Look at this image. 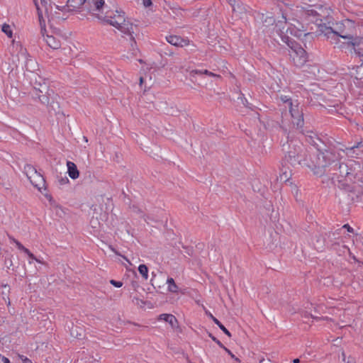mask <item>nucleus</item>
Listing matches in <instances>:
<instances>
[{
    "label": "nucleus",
    "mask_w": 363,
    "mask_h": 363,
    "mask_svg": "<svg viewBox=\"0 0 363 363\" xmlns=\"http://www.w3.org/2000/svg\"><path fill=\"white\" fill-rule=\"evenodd\" d=\"M309 138H310V140H308V142L310 143L313 144V145H316V146L318 145V143H316V141L315 140V139L317 140H319V139L318 138H316L315 136L313 137V136H311V135H310Z\"/></svg>",
    "instance_id": "4c0bfd02"
},
{
    "label": "nucleus",
    "mask_w": 363,
    "mask_h": 363,
    "mask_svg": "<svg viewBox=\"0 0 363 363\" xmlns=\"http://www.w3.org/2000/svg\"><path fill=\"white\" fill-rule=\"evenodd\" d=\"M104 5V0H86L84 10L88 12L100 11Z\"/></svg>",
    "instance_id": "9b49d317"
},
{
    "label": "nucleus",
    "mask_w": 363,
    "mask_h": 363,
    "mask_svg": "<svg viewBox=\"0 0 363 363\" xmlns=\"http://www.w3.org/2000/svg\"><path fill=\"white\" fill-rule=\"evenodd\" d=\"M60 182L62 184H67L69 182V179L67 177H65V179H62Z\"/></svg>",
    "instance_id": "5fc2aeb1"
},
{
    "label": "nucleus",
    "mask_w": 363,
    "mask_h": 363,
    "mask_svg": "<svg viewBox=\"0 0 363 363\" xmlns=\"http://www.w3.org/2000/svg\"><path fill=\"white\" fill-rule=\"evenodd\" d=\"M320 30L328 39L335 40L337 37H340L343 39L354 40L356 35L354 23L349 19L333 23V26L320 24Z\"/></svg>",
    "instance_id": "f03ea898"
},
{
    "label": "nucleus",
    "mask_w": 363,
    "mask_h": 363,
    "mask_svg": "<svg viewBox=\"0 0 363 363\" xmlns=\"http://www.w3.org/2000/svg\"><path fill=\"white\" fill-rule=\"evenodd\" d=\"M363 145L362 142L357 143L356 145L350 147H347V150L352 151L354 148H360Z\"/></svg>",
    "instance_id": "58836bf2"
},
{
    "label": "nucleus",
    "mask_w": 363,
    "mask_h": 363,
    "mask_svg": "<svg viewBox=\"0 0 363 363\" xmlns=\"http://www.w3.org/2000/svg\"><path fill=\"white\" fill-rule=\"evenodd\" d=\"M96 17L99 20L116 27L124 34L131 36L134 33L133 23L125 21L124 13L122 11H116L115 13L107 11L104 16L97 14Z\"/></svg>",
    "instance_id": "39448f33"
},
{
    "label": "nucleus",
    "mask_w": 363,
    "mask_h": 363,
    "mask_svg": "<svg viewBox=\"0 0 363 363\" xmlns=\"http://www.w3.org/2000/svg\"><path fill=\"white\" fill-rule=\"evenodd\" d=\"M274 23H275V19L274 18L273 16H267L263 20V23L264 24L265 26H269L271 25L273 26Z\"/></svg>",
    "instance_id": "cd10ccee"
},
{
    "label": "nucleus",
    "mask_w": 363,
    "mask_h": 363,
    "mask_svg": "<svg viewBox=\"0 0 363 363\" xmlns=\"http://www.w3.org/2000/svg\"><path fill=\"white\" fill-rule=\"evenodd\" d=\"M33 182H34L35 184H40V182H38V179H35V177L34 176H33Z\"/></svg>",
    "instance_id": "4d7b16f0"
},
{
    "label": "nucleus",
    "mask_w": 363,
    "mask_h": 363,
    "mask_svg": "<svg viewBox=\"0 0 363 363\" xmlns=\"http://www.w3.org/2000/svg\"><path fill=\"white\" fill-rule=\"evenodd\" d=\"M83 138H84V141H85L86 143H87V142H88V139H87V138H86V136H84V137H83Z\"/></svg>",
    "instance_id": "0e129e2a"
},
{
    "label": "nucleus",
    "mask_w": 363,
    "mask_h": 363,
    "mask_svg": "<svg viewBox=\"0 0 363 363\" xmlns=\"http://www.w3.org/2000/svg\"><path fill=\"white\" fill-rule=\"evenodd\" d=\"M228 354L232 357L235 358V355L227 348L224 346V347H222Z\"/></svg>",
    "instance_id": "c03bdc74"
},
{
    "label": "nucleus",
    "mask_w": 363,
    "mask_h": 363,
    "mask_svg": "<svg viewBox=\"0 0 363 363\" xmlns=\"http://www.w3.org/2000/svg\"><path fill=\"white\" fill-rule=\"evenodd\" d=\"M349 44H351L352 45V49L356 55H357L358 56H363V52L360 50V49H356V42L351 41L350 43H349Z\"/></svg>",
    "instance_id": "7c9ffc66"
},
{
    "label": "nucleus",
    "mask_w": 363,
    "mask_h": 363,
    "mask_svg": "<svg viewBox=\"0 0 363 363\" xmlns=\"http://www.w3.org/2000/svg\"><path fill=\"white\" fill-rule=\"evenodd\" d=\"M2 286H3V288L4 289V291H2L1 294H2V295L4 296V299H6V298H5V296L8 295V294L9 293V291H10V288H9V286L8 285H6V284L3 285Z\"/></svg>",
    "instance_id": "473e14b6"
},
{
    "label": "nucleus",
    "mask_w": 363,
    "mask_h": 363,
    "mask_svg": "<svg viewBox=\"0 0 363 363\" xmlns=\"http://www.w3.org/2000/svg\"><path fill=\"white\" fill-rule=\"evenodd\" d=\"M82 332V329L79 328L77 326H72L70 330L71 335L77 338H81L83 336Z\"/></svg>",
    "instance_id": "5701e85b"
},
{
    "label": "nucleus",
    "mask_w": 363,
    "mask_h": 363,
    "mask_svg": "<svg viewBox=\"0 0 363 363\" xmlns=\"http://www.w3.org/2000/svg\"><path fill=\"white\" fill-rule=\"evenodd\" d=\"M360 168V164L353 160H347L346 162L335 164L331 168L333 171H338L339 176L345 178L346 181L354 183L356 179V171Z\"/></svg>",
    "instance_id": "423d86ee"
},
{
    "label": "nucleus",
    "mask_w": 363,
    "mask_h": 363,
    "mask_svg": "<svg viewBox=\"0 0 363 363\" xmlns=\"http://www.w3.org/2000/svg\"><path fill=\"white\" fill-rule=\"evenodd\" d=\"M167 41L172 45L183 47L188 45V41L177 35H169L166 37Z\"/></svg>",
    "instance_id": "ddd939ff"
},
{
    "label": "nucleus",
    "mask_w": 363,
    "mask_h": 363,
    "mask_svg": "<svg viewBox=\"0 0 363 363\" xmlns=\"http://www.w3.org/2000/svg\"><path fill=\"white\" fill-rule=\"evenodd\" d=\"M13 241L16 243L17 247L21 250H23V248L25 247L21 243H20L18 240H15V239H13Z\"/></svg>",
    "instance_id": "ea45409f"
},
{
    "label": "nucleus",
    "mask_w": 363,
    "mask_h": 363,
    "mask_svg": "<svg viewBox=\"0 0 363 363\" xmlns=\"http://www.w3.org/2000/svg\"><path fill=\"white\" fill-rule=\"evenodd\" d=\"M67 173L70 178L76 179L79 176V172L77 169V165L70 161L67 162Z\"/></svg>",
    "instance_id": "4468645a"
},
{
    "label": "nucleus",
    "mask_w": 363,
    "mask_h": 363,
    "mask_svg": "<svg viewBox=\"0 0 363 363\" xmlns=\"http://www.w3.org/2000/svg\"><path fill=\"white\" fill-rule=\"evenodd\" d=\"M4 264L8 269H10L13 266V262L11 258L6 259Z\"/></svg>",
    "instance_id": "e433bc0d"
},
{
    "label": "nucleus",
    "mask_w": 363,
    "mask_h": 363,
    "mask_svg": "<svg viewBox=\"0 0 363 363\" xmlns=\"http://www.w3.org/2000/svg\"><path fill=\"white\" fill-rule=\"evenodd\" d=\"M306 14L307 16H313V17H318V16H320V15L319 14V13H318L317 11H315V9H307V10L306 11ZM318 20H320V21H322V19H321V18H315V21H318Z\"/></svg>",
    "instance_id": "bb28decb"
},
{
    "label": "nucleus",
    "mask_w": 363,
    "mask_h": 363,
    "mask_svg": "<svg viewBox=\"0 0 363 363\" xmlns=\"http://www.w3.org/2000/svg\"><path fill=\"white\" fill-rule=\"evenodd\" d=\"M206 313L225 335H227L228 337H231V333L216 318H215L211 313Z\"/></svg>",
    "instance_id": "a211bd4d"
},
{
    "label": "nucleus",
    "mask_w": 363,
    "mask_h": 363,
    "mask_svg": "<svg viewBox=\"0 0 363 363\" xmlns=\"http://www.w3.org/2000/svg\"><path fill=\"white\" fill-rule=\"evenodd\" d=\"M56 213H58V210L60 209L59 206H55Z\"/></svg>",
    "instance_id": "680f3d73"
},
{
    "label": "nucleus",
    "mask_w": 363,
    "mask_h": 363,
    "mask_svg": "<svg viewBox=\"0 0 363 363\" xmlns=\"http://www.w3.org/2000/svg\"><path fill=\"white\" fill-rule=\"evenodd\" d=\"M54 94V91L52 89L50 88L48 89L45 92L42 91L40 92L38 91H34L31 92L32 98L35 100L38 99V101L48 106H50L55 111V108L51 104H50V99L52 97V95Z\"/></svg>",
    "instance_id": "9d476101"
},
{
    "label": "nucleus",
    "mask_w": 363,
    "mask_h": 363,
    "mask_svg": "<svg viewBox=\"0 0 363 363\" xmlns=\"http://www.w3.org/2000/svg\"><path fill=\"white\" fill-rule=\"evenodd\" d=\"M341 357H342V360L344 362H346L347 357H346V354H345V352L343 350L341 352Z\"/></svg>",
    "instance_id": "603ef678"
},
{
    "label": "nucleus",
    "mask_w": 363,
    "mask_h": 363,
    "mask_svg": "<svg viewBox=\"0 0 363 363\" xmlns=\"http://www.w3.org/2000/svg\"><path fill=\"white\" fill-rule=\"evenodd\" d=\"M108 247H109V248H110L113 252H114L116 255H120L118 254V252H117L114 248H113L111 245H109V246H108Z\"/></svg>",
    "instance_id": "13d9d810"
},
{
    "label": "nucleus",
    "mask_w": 363,
    "mask_h": 363,
    "mask_svg": "<svg viewBox=\"0 0 363 363\" xmlns=\"http://www.w3.org/2000/svg\"><path fill=\"white\" fill-rule=\"evenodd\" d=\"M133 302L137 305H139V302H141L142 303H143V302L141 300H140L138 298H136V297H134L133 298Z\"/></svg>",
    "instance_id": "8fccbe9b"
},
{
    "label": "nucleus",
    "mask_w": 363,
    "mask_h": 363,
    "mask_svg": "<svg viewBox=\"0 0 363 363\" xmlns=\"http://www.w3.org/2000/svg\"><path fill=\"white\" fill-rule=\"evenodd\" d=\"M22 251H23L27 255H28L30 252V250L26 248V247H24Z\"/></svg>",
    "instance_id": "bf43d9fd"
},
{
    "label": "nucleus",
    "mask_w": 363,
    "mask_h": 363,
    "mask_svg": "<svg viewBox=\"0 0 363 363\" xmlns=\"http://www.w3.org/2000/svg\"><path fill=\"white\" fill-rule=\"evenodd\" d=\"M281 100L284 102L288 104V106L290 104V102H293L292 100L289 98L287 96H281Z\"/></svg>",
    "instance_id": "72a5a7b5"
},
{
    "label": "nucleus",
    "mask_w": 363,
    "mask_h": 363,
    "mask_svg": "<svg viewBox=\"0 0 363 363\" xmlns=\"http://www.w3.org/2000/svg\"><path fill=\"white\" fill-rule=\"evenodd\" d=\"M338 182H339L340 188L343 189L348 191H351L352 190L353 187L351 186L352 183L348 181H346L345 179V180L340 179L338 181Z\"/></svg>",
    "instance_id": "4be33fe9"
},
{
    "label": "nucleus",
    "mask_w": 363,
    "mask_h": 363,
    "mask_svg": "<svg viewBox=\"0 0 363 363\" xmlns=\"http://www.w3.org/2000/svg\"><path fill=\"white\" fill-rule=\"evenodd\" d=\"M234 359H235V361H236V362H240V359H239L238 358L235 357V358H234Z\"/></svg>",
    "instance_id": "338daca9"
},
{
    "label": "nucleus",
    "mask_w": 363,
    "mask_h": 363,
    "mask_svg": "<svg viewBox=\"0 0 363 363\" xmlns=\"http://www.w3.org/2000/svg\"><path fill=\"white\" fill-rule=\"evenodd\" d=\"M238 9L240 10V12H241L244 9V8L240 6H238Z\"/></svg>",
    "instance_id": "69168bd1"
},
{
    "label": "nucleus",
    "mask_w": 363,
    "mask_h": 363,
    "mask_svg": "<svg viewBox=\"0 0 363 363\" xmlns=\"http://www.w3.org/2000/svg\"><path fill=\"white\" fill-rule=\"evenodd\" d=\"M34 1L38 10L39 21L40 24V33L43 38V40L51 48L58 49L61 45L60 41L56 39L54 36L46 34L45 24L44 23V20H43V10L44 9L39 5L36 0H34Z\"/></svg>",
    "instance_id": "6e6552de"
},
{
    "label": "nucleus",
    "mask_w": 363,
    "mask_h": 363,
    "mask_svg": "<svg viewBox=\"0 0 363 363\" xmlns=\"http://www.w3.org/2000/svg\"><path fill=\"white\" fill-rule=\"evenodd\" d=\"M28 255L32 259H34V260H35L36 262H38L39 263H43L40 259H37L32 252H30Z\"/></svg>",
    "instance_id": "79ce46f5"
},
{
    "label": "nucleus",
    "mask_w": 363,
    "mask_h": 363,
    "mask_svg": "<svg viewBox=\"0 0 363 363\" xmlns=\"http://www.w3.org/2000/svg\"><path fill=\"white\" fill-rule=\"evenodd\" d=\"M159 319L167 322L172 326V328L177 327V320L172 314H161L159 317Z\"/></svg>",
    "instance_id": "2eb2a0df"
},
{
    "label": "nucleus",
    "mask_w": 363,
    "mask_h": 363,
    "mask_svg": "<svg viewBox=\"0 0 363 363\" xmlns=\"http://www.w3.org/2000/svg\"><path fill=\"white\" fill-rule=\"evenodd\" d=\"M229 1L230 2V4L232 6L233 11H236V9H235L236 1L235 0H233H233H229Z\"/></svg>",
    "instance_id": "de8ad7c7"
},
{
    "label": "nucleus",
    "mask_w": 363,
    "mask_h": 363,
    "mask_svg": "<svg viewBox=\"0 0 363 363\" xmlns=\"http://www.w3.org/2000/svg\"><path fill=\"white\" fill-rule=\"evenodd\" d=\"M143 83V78L140 77V84L141 85Z\"/></svg>",
    "instance_id": "e2e57ef3"
},
{
    "label": "nucleus",
    "mask_w": 363,
    "mask_h": 363,
    "mask_svg": "<svg viewBox=\"0 0 363 363\" xmlns=\"http://www.w3.org/2000/svg\"><path fill=\"white\" fill-rule=\"evenodd\" d=\"M170 9L172 10L173 13H175V14L177 13V11H181L180 8L170 7Z\"/></svg>",
    "instance_id": "864d4df0"
},
{
    "label": "nucleus",
    "mask_w": 363,
    "mask_h": 363,
    "mask_svg": "<svg viewBox=\"0 0 363 363\" xmlns=\"http://www.w3.org/2000/svg\"><path fill=\"white\" fill-rule=\"evenodd\" d=\"M282 20H279L276 23L274 28L277 34L279 35L281 40L288 45L291 49L289 54L294 64L296 67H302L307 62V53L306 50L295 43V42L288 36V33L292 34L293 30L289 27L286 17L282 15Z\"/></svg>",
    "instance_id": "f257e3e1"
},
{
    "label": "nucleus",
    "mask_w": 363,
    "mask_h": 363,
    "mask_svg": "<svg viewBox=\"0 0 363 363\" xmlns=\"http://www.w3.org/2000/svg\"><path fill=\"white\" fill-rule=\"evenodd\" d=\"M130 38H131V40L133 41V43L131 44L132 50H133V55H136L135 52L137 51V48H135V44H136V43L135 41V38H134V37L133 35H131Z\"/></svg>",
    "instance_id": "c9c22d12"
},
{
    "label": "nucleus",
    "mask_w": 363,
    "mask_h": 363,
    "mask_svg": "<svg viewBox=\"0 0 363 363\" xmlns=\"http://www.w3.org/2000/svg\"><path fill=\"white\" fill-rule=\"evenodd\" d=\"M303 114L301 115L300 117L295 116L292 117V124L293 127L296 129L301 128L303 125Z\"/></svg>",
    "instance_id": "6ab92c4d"
},
{
    "label": "nucleus",
    "mask_w": 363,
    "mask_h": 363,
    "mask_svg": "<svg viewBox=\"0 0 363 363\" xmlns=\"http://www.w3.org/2000/svg\"><path fill=\"white\" fill-rule=\"evenodd\" d=\"M342 228L347 229V230L350 233H353V228H351L348 224L344 225Z\"/></svg>",
    "instance_id": "37998d69"
},
{
    "label": "nucleus",
    "mask_w": 363,
    "mask_h": 363,
    "mask_svg": "<svg viewBox=\"0 0 363 363\" xmlns=\"http://www.w3.org/2000/svg\"><path fill=\"white\" fill-rule=\"evenodd\" d=\"M167 283L168 284V290L170 292L176 293L178 290V286L174 282V280L172 278H168Z\"/></svg>",
    "instance_id": "b1692460"
},
{
    "label": "nucleus",
    "mask_w": 363,
    "mask_h": 363,
    "mask_svg": "<svg viewBox=\"0 0 363 363\" xmlns=\"http://www.w3.org/2000/svg\"><path fill=\"white\" fill-rule=\"evenodd\" d=\"M24 171L34 186L40 189L41 185L44 186L45 180L43 176L40 173H38L37 170L32 165H26Z\"/></svg>",
    "instance_id": "1a4fd4ad"
},
{
    "label": "nucleus",
    "mask_w": 363,
    "mask_h": 363,
    "mask_svg": "<svg viewBox=\"0 0 363 363\" xmlns=\"http://www.w3.org/2000/svg\"><path fill=\"white\" fill-rule=\"evenodd\" d=\"M0 358L1 359V361H2L4 363H11V362H10V360H9L7 357H4V356H1V355H0Z\"/></svg>",
    "instance_id": "49530a36"
},
{
    "label": "nucleus",
    "mask_w": 363,
    "mask_h": 363,
    "mask_svg": "<svg viewBox=\"0 0 363 363\" xmlns=\"http://www.w3.org/2000/svg\"><path fill=\"white\" fill-rule=\"evenodd\" d=\"M45 196L48 199L49 202H52V196L50 194H46Z\"/></svg>",
    "instance_id": "6e6d98bb"
},
{
    "label": "nucleus",
    "mask_w": 363,
    "mask_h": 363,
    "mask_svg": "<svg viewBox=\"0 0 363 363\" xmlns=\"http://www.w3.org/2000/svg\"><path fill=\"white\" fill-rule=\"evenodd\" d=\"M110 283H111L113 286H116V287H118V288L121 287V286H123V283H122L121 281H115V280H113V279H111V280L110 281Z\"/></svg>",
    "instance_id": "f704fd0d"
},
{
    "label": "nucleus",
    "mask_w": 363,
    "mask_h": 363,
    "mask_svg": "<svg viewBox=\"0 0 363 363\" xmlns=\"http://www.w3.org/2000/svg\"><path fill=\"white\" fill-rule=\"evenodd\" d=\"M86 0H67V5L59 6L54 4V8L50 4H48L45 0H40L41 7L44 9L45 13L49 23L55 19L65 20L66 18L60 16V11H77L83 6L85 9Z\"/></svg>",
    "instance_id": "20e7f679"
},
{
    "label": "nucleus",
    "mask_w": 363,
    "mask_h": 363,
    "mask_svg": "<svg viewBox=\"0 0 363 363\" xmlns=\"http://www.w3.org/2000/svg\"><path fill=\"white\" fill-rule=\"evenodd\" d=\"M339 158V154H336L333 150H329L325 152L318 150V157H317L316 169L314 170V174L318 177H322L326 167L335 163Z\"/></svg>",
    "instance_id": "0eeeda50"
},
{
    "label": "nucleus",
    "mask_w": 363,
    "mask_h": 363,
    "mask_svg": "<svg viewBox=\"0 0 363 363\" xmlns=\"http://www.w3.org/2000/svg\"><path fill=\"white\" fill-rule=\"evenodd\" d=\"M39 80H40V83H38L35 85H32L33 87V91H38L40 92H42V91H43L45 92L46 90H48V89H49L48 83L45 81V79H44L43 78H39Z\"/></svg>",
    "instance_id": "f3484780"
},
{
    "label": "nucleus",
    "mask_w": 363,
    "mask_h": 363,
    "mask_svg": "<svg viewBox=\"0 0 363 363\" xmlns=\"http://www.w3.org/2000/svg\"><path fill=\"white\" fill-rule=\"evenodd\" d=\"M289 108L291 118L295 116L300 117L301 115H303L302 111L299 109L298 103L290 102Z\"/></svg>",
    "instance_id": "dca6fc26"
},
{
    "label": "nucleus",
    "mask_w": 363,
    "mask_h": 363,
    "mask_svg": "<svg viewBox=\"0 0 363 363\" xmlns=\"http://www.w3.org/2000/svg\"><path fill=\"white\" fill-rule=\"evenodd\" d=\"M283 130L287 135L286 142L282 144V150L285 153L284 160L293 166H302L306 157L301 143L299 140L293 139L289 135L291 132H287L286 128H283Z\"/></svg>",
    "instance_id": "7ed1b4c3"
},
{
    "label": "nucleus",
    "mask_w": 363,
    "mask_h": 363,
    "mask_svg": "<svg viewBox=\"0 0 363 363\" xmlns=\"http://www.w3.org/2000/svg\"><path fill=\"white\" fill-rule=\"evenodd\" d=\"M208 336L221 348L224 347V345L221 343V342L218 340L216 337H214L211 333H208Z\"/></svg>",
    "instance_id": "2f4dec72"
},
{
    "label": "nucleus",
    "mask_w": 363,
    "mask_h": 363,
    "mask_svg": "<svg viewBox=\"0 0 363 363\" xmlns=\"http://www.w3.org/2000/svg\"><path fill=\"white\" fill-rule=\"evenodd\" d=\"M291 177V171L285 170L281 174H280L279 177L277 179H279L280 182L286 183L289 182V179Z\"/></svg>",
    "instance_id": "412c9836"
},
{
    "label": "nucleus",
    "mask_w": 363,
    "mask_h": 363,
    "mask_svg": "<svg viewBox=\"0 0 363 363\" xmlns=\"http://www.w3.org/2000/svg\"><path fill=\"white\" fill-rule=\"evenodd\" d=\"M317 157H318V150L310 155L309 160L305 157L303 160V165L311 169L314 173V170L316 169Z\"/></svg>",
    "instance_id": "f8f14e48"
},
{
    "label": "nucleus",
    "mask_w": 363,
    "mask_h": 363,
    "mask_svg": "<svg viewBox=\"0 0 363 363\" xmlns=\"http://www.w3.org/2000/svg\"><path fill=\"white\" fill-rule=\"evenodd\" d=\"M241 101H242V103L243 104V105H244V106H245L246 107H249V108H250V107L249 106V104H248V102H247V99H243V98H241Z\"/></svg>",
    "instance_id": "3c124183"
},
{
    "label": "nucleus",
    "mask_w": 363,
    "mask_h": 363,
    "mask_svg": "<svg viewBox=\"0 0 363 363\" xmlns=\"http://www.w3.org/2000/svg\"><path fill=\"white\" fill-rule=\"evenodd\" d=\"M345 362L346 363H356L354 358L351 356L347 357Z\"/></svg>",
    "instance_id": "a18cd8bd"
},
{
    "label": "nucleus",
    "mask_w": 363,
    "mask_h": 363,
    "mask_svg": "<svg viewBox=\"0 0 363 363\" xmlns=\"http://www.w3.org/2000/svg\"><path fill=\"white\" fill-rule=\"evenodd\" d=\"M1 30L4 32L9 38H11L13 35L12 30L11 26L9 24L4 23L1 27Z\"/></svg>",
    "instance_id": "a878e982"
},
{
    "label": "nucleus",
    "mask_w": 363,
    "mask_h": 363,
    "mask_svg": "<svg viewBox=\"0 0 363 363\" xmlns=\"http://www.w3.org/2000/svg\"><path fill=\"white\" fill-rule=\"evenodd\" d=\"M123 259H125L128 262H129V260H128L125 257H124V256H123Z\"/></svg>",
    "instance_id": "774afa93"
},
{
    "label": "nucleus",
    "mask_w": 363,
    "mask_h": 363,
    "mask_svg": "<svg viewBox=\"0 0 363 363\" xmlns=\"http://www.w3.org/2000/svg\"><path fill=\"white\" fill-rule=\"evenodd\" d=\"M21 359L23 360V363H33L31 360L23 356H21Z\"/></svg>",
    "instance_id": "09e8293b"
},
{
    "label": "nucleus",
    "mask_w": 363,
    "mask_h": 363,
    "mask_svg": "<svg viewBox=\"0 0 363 363\" xmlns=\"http://www.w3.org/2000/svg\"><path fill=\"white\" fill-rule=\"evenodd\" d=\"M293 362H294V363H299V362H300V360H299V359L296 358V359H294L293 360Z\"/></svg>",
    "instance_id": "052dcab7"
},
{
    "label": "nucleus",
    "mask_w": 363,
    "mask_h": 363,
    "mask_svg": "<svg viewBox=\"0 0 363 363\" xmlns=\"http://www.w3.org/2000/svg\"><path fill=\"white\" fill-rule=\"evenodd\" d=\"M80 363H99L96 359H94L92 357L86 356L80 359Z\"/></svg>",
    "instance_id": "c85d7f7f"
},
{
    "label": "nucleus",
    "mask_w": 363,
    "mask_h": 363,
    "mask_svg": "<svg viewBox=\"0 0 363 363\" xmlns=\"http://www.w3.org/2000/svg\"><path fill=\"white\" fill-rule=\"evenodd\" d=\"M138 271L145 280L148 279V269L145 264H140L138 267Z\"/></svg>",
    "instance_id": "393cba45"
},
{
    "label": "nucleus",
    "mask_w": 363,
    "mask_h": 363,
    "mask_svg": "<svg viewBox=\"0 0 363 363\" xmlns=\"http://www.w3.org/2000/svg\"><path fill=\"white\" fill-rule=\"evenodd\" d=\"M143 4L145 7H148V6H150L152 3L151 0H143Z\"/></svg>",
    "instance_id": "a19ab883"
},
{
    "label": "nucleus",
    "mask_w": 363,
    "mask_h": 363,
    "mask_svg": "<svg viewBox=\"0 0 363 363\" xmlns=\"http://www.w3.org/2000/svg\"><path fill=\"white\" fill-rule=\"evenodd\" d=\"M39 78H42L40 76L36 74H32V76L30 77V83L32 85H35L38 83H40Z\"/></svg>",
    "instance_id": "c756f323"
},
{
    "label": "nucleus",
    "mask_w": 363,
    "mask_h": 363,
    "mask_svg": "<svg viewBox=\"0 0 363 363\" xmlns=\"http://www.w3.org/2000/svg\"><path fill=\"white\" fill-rule=\"evenodd\" d=\"M206 74L208 76H210V77H216V78H220V75H218L216 74H214L207 69H203V70H198V69H195V70H192L191 72V74L192 76H194V74Z\"/></svg>",
    "instance_id": "aec40b11"
}]
</instances>
